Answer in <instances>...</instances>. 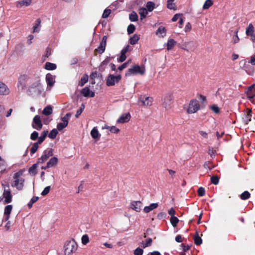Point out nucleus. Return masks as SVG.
Instances as JSON below:
<instances>
[{"mask_svg":"<svg viewBox=\"0 0 255 255\" xmlns=\"http://www.w3.org/2000/svg\"><path fill=\"white\" fill-rule=\"evenodd\" d=\"M23 172V170H20L15 173L12 176L13 181L11 183V186L15 188L18 191L22 190L24 186L25 180L22 177Z\"/></svg>","mask_w":255,"mask_h":255,"instance_id":"nucleus-1","label":"nucleus"},{"mask_svg":"<svg viewBox=\"0 0 255 255\" xmlns=\"http://www.w3.org/2000/svg\"><path fill=\"white\" fill-rule=\"evenodd\" d=\"M78 247L77 243L74 239L67 241L64 246V255H72L74 253L76 252Z\"/></svg>","mask_w":255,"mask_h":255,"instance_id":"nucleus-2","label":"nucleus"},{"mask_svg":"<svg viewBox=\"0 0 255 255\" xmlns=\"http://www.w3.org/2000/svg\"><path fill=\"white\" fill-rule=\"evenodd\" d=\"M173 95L168 93L165 94L162 99L163 103L162 106L166 110H169L171 108V105L173 103Z\"/></svg>","mask_w":255,"mask_h":255,"instance_id":"nucleus-3","label":"nucleus"},{"mask_svg":"<svg viewBox=\"0 0 255 255\" xmlns=\"http://www.w3.org/2000/svg\"><path fill=\"white\" fill-rule=\"evenodd\" d=\"M3 187V192L2 194V196L4 198V202L5 204H8L11 202L12 195L11 194V191L9 189L8 185H2Z\"/></svg>","mask_w":255,"mask_h":255,"instance_id":"nucleus-4","label":"nucleus"},{"mask_svg":"<svg viewBox=\"0 0 255 255\" xmlns=\"http://www.w3.org/2000/svg\"><path fill=\"white\" fill-rule=\"evenodd\" d=\"M145 72V69L143 67L138 65H134L132 67L129 68L126 74V76L130 75H136L137 74H143Z\"/></svg>","mask_w":255,"mask_h":255,"instance_id":"nucleus-5","label":"nucleus"},{"mask_svg":"<svg viewBox=\"0 0 255 255\" xmlns=\"http://www.w3.org/2000/svg\"><path fill=\"white\" fill-rule=\"evenodd\" d=\"M71 116L72 114L71 113H68L62 118V122L58 123L57 125V129L58 130L61 131L67 126Z\"/></svg>","mask_w":255,"mask_h":255,"instance_id":"nucleus-6","label":"nucleus"},{"mask_svg":"<svg viewBox=\"0 0 255 255\" xmlns=\"http://www.w3.org/2000/svg\"><path fill=\"white\" fill-rule=\"evenodd\" d=\"M200 109L199 102L196 100H192L190 101L187 109L189 114H193L197 112Z\"/></svg>","mask_w":255,"mask_h":255,"instance_id":"nucleus-7","label":"nucleus"},{"mask_svg":"<svg viewBox=\"0 0 255 255\" xmlns=\"http://www.w3.org/2000/svg\"><path fill=\"white\" fill-rule=\"evenodd\" d=\"M121 79V76L118 75L115 76L110 74L107 78L106 84L108 86H112L115 85L116 83H118Z\"/></svg>","mask_w":255,"mask_h":255,"instance_id":"nucleus-8","label":"nucleus"},{"mask_svg":"<svg viewBox=\"0 0 255 255\" xmlns=\"http://www.w3.org/2000/svg\"><path fill=\"white\" fill-rule=\"evenodd\" d=\"M138 100L143 106L146 107L151 106L153 101V99L152 97L146 95H140L138 98Z\"/></svg>","mask_w":255,"mask_h":255,"instance_id":"nucleus-9","label":"nucleus"},{"mask_svg":"<svg viewBox=\"0 0 255 255\" xmlns=\"http://www.w3.org/2000/svg\"><path fill=\"white\" fill-rule=\"evenodd\" d=\"M28 76L24 74L21 75L19 77L17 85L18 91H22L25 89L26 82Z\"/></svg>","mask_w":255,"mask_h":255,"instance_id":"nucleus-10","label":"nucleus"},{"mask_svg":"<svg viewBox=\"0 0 255 255\" xmlns=\"http://www.w3.org/2000/svg\"><path fill=\"white\" fill-rule=\"evenodd\" d=\"M53 149L51 148H48L46 149L42 154V155L38 159L37 163H43L46 161L48 158L53 155Z\"/></svg>","mask_w":255,"mask_h":255,"instance_id":"nucleus-11","label":"nucleus"},{"mask_svg":"<svg viewBox=\"0 0 255 255\" xmlns=\"http://www.w3.org/2000/svg\"><path fill=\"white\" fill-rule=\"evenodd\" d=\"M32 127L37 130H40L42 128V124L39 116L36 115L34 117L32 122Z\"/></svg>","mask_w":255,"mask_h":255,"instance_id":"nucleus-12","label":"nucleus"},{"mask_svg":"<svg viewBox=\"0 0 255 255\" xmlns=\"http://www.w3.org/2000/svg\"><path fill=\"white\" fill-rule=\"evenodd\" d=\"M45 79L47 84V89L50 90L55 82V77L50 74H47L46 75Z\"/></svg>","mask_w":255,"mask_h":255,"instance_id":"nucleus-13","label":"nucleus"},{"mask_svg":"<svg viewBox=\"0 0 255 255\" xmlns=\"http://www.w3.org/2000/svg\"><path fill=\"white\" fill-rule=\"evenodd\" d=\"M142 207V204L139 201H134L131 202L130 208L136 212H140Z\"/></svg>","mask_w":255,"mask_h":255,"instance_id":"nucleus-14","label":"nucleus"},{"mask_svg":"<svg viewBox=\"0 0 255 255\" xmlns=\"http://www.w3.org/2000/svg\"><path fill=\"white\" fill-rule=\"evenodd\" d=\"M92 137L96 141H98L101 137V134L99 132L97 127H94L90 132Z\"/></svg>","mask_w":255,"mask_h":255,"instance_id":"nucleus-15","label":"nucleus"},{"mask_svg":"<svg viewBox=\"0 0 255 255\" xmlns=\"http://www.w3.org/2000/svg\"><path fill=\"white\" fill-rule=\"evenodd\" d=\"M81 93L85 97H94L95 96V93L87 87L82 89Z\"/></svg>","mask_w":255,"mask_h":255,"instance_id":"nucleus-16","label":"nucleus"},{"mask_svg":"<svg viewBox=\"0 0 255 255\" xmlns=\"http://www.w3.org/2000/svg\"><path fill=\"white\" fill-rule=\"evenodd\" d=\"M10 91L7 86L3 83L0 82V95H7Z\"/></svg>","mask_w":255,"mask_h":255,"instance_id":"nucleus-17","label":"nucleus"},{"mask_svg":"<svg viewBox=\"0 0 255 255\" xmlns=\"http://www.w3.org/2000/svg\"><path fill=\"white\" fill-rule=\"evenodd\" d=\"M130 118V115L129 113H126L122 115L117 120V123H125L128 122Z\"/></svg>","mask_w":255,"mask_h":255,"instance_id":"nucleus-18","label":"nucleus"},{"mask_svg":"<svg viewBox=\"0 0 255 255\" xmlns=\"http://www.w3.org/2000/svg\"><path fill=\"white\" fill-rule=\"evenodd\" d=\"M35 92L39 93L42 90L41 84L40 80H37L35 83L32 84L30 87Z\"/></svg>","mask_w":255,"mask_h":255,"instance_id":"nucleus-19","label":"nucleus"},{"mask_svg":"<svg viewBox=\"0 0 255 255\" xmlns=\"http://www.w3.org/2000/svg\"><path fill=\"white\" fill-rule=\"evenodd\" d=\"M12 210V206L11 205H8L6 206L4 210V215L5 216V220L6 221H8L10 217V214Z\"/></svg>","mask_w":255,"mask_h":255,"instance_id":"nucleus-20","label":"nucleus"},{"mask_svg":"<svg viewBox=\"0 0 255 255\" xmlns=\"http://www.w3.org/2000/svg\"><path fill=\"white\" fill-rule=\"evenodd\" d=\"M32 3L31 0H22L16 2V7H21L23 6H28Z\"/></svg>","mask_w":255,"mask_h":255,"instance_id":"nucleus-21","label":"nucleus"},{"mask_svg":"<svg viewBox=\"0 0 255 255\" xmlns=\"http://www.w3.org/2000/svg\"><path fill=\"white\" fill-rule=\"evenodd\" d=\"M166 33V30L163 26H159L156 31V34L160 37H164L165 36Z\"/></svg>","mask_w":255,"mask_h":255,"instance_id":"nucleus-22","label":"nucleus"},{"mask_svg":"<svg viewBox=\"0 0 255 255\" xmlns=\"http://www.w3.org/2000/svg\"><path fill=\"white\" fill-rule=\"evenodd\" d=\"M158 206V203H152L149 206H145L143 209V211L145 213H147L156 208Z\"/></svg>","mask_w":255,"mask_h":255,"instance_id":"nucleus-23","label":"nucleus"},{"mask_svg":"<svg viewBox=\"0 0 255 255\" xmlns=\"http://www.w3.org/2000/svg\"><path fill=\"white\" fill-rule=\"evenodd\" d=\"M41 26V20L38 18L36 20L35 23L33 27V33L39 32Z\"/></svg>","mask_w":255,"mask_h":255,"instance_id":"nucleus-24","label":"nucleus"},{"mask_svg":"<svg viewBox=\"0 0 255 255\" xmlns=\"http://www.w3.org/2000/svg\"><path fill=\"white\" fill-rule=\"evenodd\" d=\"M246 94L247 95L248 98L250 100V101L254 103L255 104V102H254V98L255 97V91L254 90L250 91L249 89H248V90L246 92Z\"/></svg>","mask_w":255,"mask_h":255,"instance_id":"nucleus-25","label":"nucleus"},{"mask_svg":"<svg viewBox=\"0 0 255 255\" xmlns=\"http://www.w3.org/2000/svg\"><path fill=\"white\" fill-rule=\"evenodd\" d=\"M58 163V158L56 157H53L50 158V159L47 163V167H52L57 165Z\"/></svg>","mask_w":255,"mask_h":255,"instance_id":"nucleus-26","label":"nucleus"},{"mask_svg":"<svg viewBox=\"0 0 255 255\" xmlns=\"http://www.w3.org/2000/svg\"><path fill=\"white\" fill-rule=\"evenodd\" d=\"M176 44V41L173 39H169L167 43L165 44L167 46V49L168 50H171Z\"/></svg>","mask_w":255,"mask_h":255,"instance_id":"nucleus-27","label":"nucleus"},{"mask_svg":"<svg viewBox=\"0 0 255 255\" xmlns=\"http://www.w3.org/2000/svg\"><path fill=\"white\" fill-rule=\"evenodd\" d=\"M48 133V131L47 130L42 131L40 136L38 138L37 142L38 143L41 144L42 143V142L44 140L45 137L47 136Z\"/></svg>","mask_w":255,"mask_h":255,"instance_id":"nucleus-28","label":"nucleus"},{"mask_svg":"<svg viewBox=\"0 0 255 255\" xmlns=\"http://www.w3.org/2000/svg\"><path fill=\"white\" fill-rule=\"evenodd\" d=\"M52 108L51 106H46L43 110L42 114L45 116H49L52 113Z\"/></svg>","mask_w":255,"mask_h":255,"instance_id":"nucleus-29","label":"nucleus"},{"mask_svg":"<svg viewBox=\"0 0 255 255\" xmlns=\"http://www.w3.org/2000/svg\"><path fill=\"white\" fill-rule=\"evenodd\" d=\"M89 79V76L87 74H84L81 78L80 81L79 82V85L81 87L83 86L86 84Z\"/></svg>","mask_w":255,"mask_h":255,"instance_id":"nucleus-30","label":"nucleus"},{"mask_svg":"<svg viewBox=\"0 0 255 255\" xmlns=\"http://www.w3.org/2000/svg\"><path fill=\"white\" fill-rule=\"evenodd\" d=\"M139 14L140 16L141 19L144 18L147 15V10L146 8L144 7L140 8L139 9Z\"/></svg>","mask_w":255,"mask_h":255,"instance_id":"nucleus-31","label":"nucleus"},{"mask_svg":"<svg viewBox=\"0 0 255 255\" xmlns=\"http://www.w3.org/2000/svg\"><path fill=\"white\" fill-rule=\"evenodd\" d=\"M45 68L48 70H55L56 68V65L54 63L46 62L45 64Z\"/></svg>","mask_w":255,"mask_h":255,"instance_id":"nucleus-32","label":"nucleus"},{"mask_svg":"<svg viewBox=\"0 0 255 255\" xmlns=\"http://www.w3.org/2000/svg\"><path fill=\"white\" fill-rule=\"evenodd\" d=\"M111 61V58L107 57L106 58V59L101 63L100 65V68L104 70L106 66L107 65V64L110 62Z\"/></svg>","mask_w":255,"mask_h":255,"instance_id":"nucleus-33","label":"nucleus"},{"mask_svg":"<svg viewBox=\"0 0 255 255\" xmlns=\"http://www.w3.org/2000/svg\"><path fill=\"white\" fill-rule=\"evenodd\" d=\"M152 242V241L151 238H148L145 240V242H142L141 243V246L143 248H145L146 247L150 246L151 245Z\"/></svg>","mask_w":255,"mask_h":255,"instance_id":"nucleus-34","label":"nucleus"},{"mask_svg":"<svg viewBox=\"0 0 255 255\" xmlns=\"http://www.w3.org/2000/svg\"><path fill=\"white\" fill-rule=\"evenodd\" d=\"M40 144V143H38V142H34L30 149V153L31 154H34L36 152L37 150L38 149L39 147V145Z\"/></svg>","mask_w":255,"mask_h":255,"instance_id":"nucleus-35","label":"nucleus"},{"mask_svg":"<svg viewBox=\"0 0 255 255\" xmlns=\"http://www.w3.org/2000/svg\"><path fill=\"white\" fill-rule=\"evenodd\" d=\"M57 134L58 130L57 129L54 128L52 130H51L49 133L48 134V137L51 139H54L56 137Z\"/></svg>","mask_w":255,"mask_h":255,"instance_id":"nucleus-36","label":"nucleus"},{"mask_svg":"<svg viewBox=\"0 0 255 255\" xmlns=\"http://www.w3.org/2000/svg\"><path fill=\"white\" fill-rule=\"evenodd\" d=\"M139 39V36L137 34H134L130 38V43L132 45L135 44Z\"/></svg>","mask_w":255,"mask_h":255,"instance_id":"nucleus-37","label":"nucleus"},{"mask_svg":"<svg viewBox=\"0 0 255 255\" xmlns=\"http://www.w3.org/2000/svg\"><path fill=\"white\" fill-rule=\"evenodd\" d=\"M155 4L152 1H148L147 2L146 6L149 11H152L155 8Z\"/></svg>","mask_w":255,"mask_h":255,"instance_id":"nucleus-38","label":"nucleus"},{"mask_svg":"<svg viewBox=\"0 0 255 255\" xmlns=\"http://www.w3.org/2000/svg\"><path fill=\"white\" fill-rule=\"evenodd\" d=\"M250 193L247 191H244L240 195V198L242 200H245L249 199L250 197Z\"/></svg>","mask_w":255,"mask_h":255,"instance_id":"nucleus-39","label":"nucleus"},{"mask_svg":"<svg viewBox=\"0 0 255 255\" xmlns=\"http://www.w3.org/2000/svg\"><path fill=\"white\" fill-rule=\"evenodd\" d=\"M129 18L131 21H136L138 19V15L134 11H132L129 16Z\"/></svg>","mask_w":255,"mask_h":255,"instance_id":"nucleus-40","label":"nucleus"},{"mask_svg":"<svg viewBox=\"0 0 255 255\" xmlns=\"http://www.w3.org/2000/svg\"><path fill=\"white\" fill-rule=\"evenodd\" d=\"M213 4V2L212 0H206L203 4V8L204 9H208L211 6H212Z\"/></svg>","mask_w":255,"mask_h":255,"instance_id":"nucleus-41","label":"nucleus"},{"mask_svg":"<svg viewBox=\"0 0 255 255\" xmlns=\"http://www.w3.org/2000/svg\"><path fill=\"white\" fill-rule=\"evenodd\" d=\"M106 44L100 43L99 47L96 49L97 51H98L100 53H103L106 49Z\"/></svg>","mask_w":255,"mask_h":255,"instance_id":"nucleus-42","label":"nucleus"},{"mask_svg":"<svg viewBox=\"0 0 255 255\" xmlns=\"http://www.w3.org/2000/svg\"><path fill=\"white\" fill-rule=\"evenodd\" d=\"M170 221L172 226L176 227L177 223L179 222V219L176 217H171Z\"/></svg>","mask_w":255,"mask_h":255,"instance_id":"nucleus-43","label":"nucleus"},{"mask_svg":"<svg viewBox=\"0 0 255 255\" xmlns=\"http://www.w3.org/2000/svg\"><path fill=\"white\" fill-rule=\"evenodd\" d=\"M37 164V163L34 164L29 168L28 171L30 174H32L33 175H35L36 174Z\"/></svg>","mask_w":255,"mask_h":255,"instance_id":"nucleus-44","label":"nucleus"},{"mask_svg":"<svg viewBox=\"0 0 255 255\" xmlns=\"http://www.w3.org/2000/svg\"><path fill=\"white\" fill-rule=\"evenodd\" d=\"M132 49L133 48L132 46H130L129 45H127L122 49L121 53L126 54L127 52L131 51Z\"/></svg>","mask_w":255,"mask_h":255,"instance_id":"nucleus-45","label":"nucleus"},{"mask_svg":"<svg viewBox=\"0 0 255 255\" xmlns=\"http://www.w3.org/2000/svg\"><path fill=\"white\" fill-rule=\"evenodd\" d=\"M194 243L196 245H200L202 243V240L199 236L198 233H196V235L194 237Z\"/></svg>","mask_w":255,"mask_h":255,"instance_id":"nucleus-46","label":"nucleus"},{"mask_svg":"<svg viewBox=\"0 0 255 255\" xmlns=\"http://www.w3.org/2000/svg\"><path fill=\"white\" fill-rule=\"evenodd\" d=\"M238 30H236L234 31V35L233 36V43L234 44L238 43L239 42V41H240V39H239V36L238 35Z\"/></svg>","mask_w":255,"mask_h":255,"instance_id":"nucleus-47","label":"nucleus"},{"mask_svg":"<svg viewBox=\"0 0 255 255\" xmlns=\"http://www.w3.org/2000/svg\"><path fill=\"white\" fill-rule=\"evenodd\" d=\"M81 242L82 244L86 245L89 242V238L87 235H84L82 237Z\"/></svg>","mask_w":255,"mask_h":255,"instance_id":"nucleus-48","label":"nucleus"},{"mask_svg":"<svg viewBox=\"0 0 255 255\" xmlns=\"http://www.w3.org/2000/svg\"><path fill=\"white\" fill-rule=\"evenodd\" d=\"M253 31V26L252 24H250L246 29V33L248 35L253 36V34H251Z\"/></svg>","mask_w":255,"mask_h":255,"instance_id":"nucleus-49","label":"nucleus"},{"mask_svg":"<svg viewBox=\"0 0 255 255\" xmlns=\"http://www.w3.org/2000/svg\"><path fill=\"white\" fill-rule=\"evenodd\" d=\"M38 197L34 196L33 197L29 202L28 203V206L29 208H31L33 203L36 202L38 200Z\"/></svg>","mask_w":255,"mask_h":255,"instance_id":"nucleus-50","label":"nucleus"},{"mask_svg":"<svg viewBox=\"0 0 255 255\" xmlns=\"http://www.w3.org/2000/svg\"><path fill=\"white\" fill-rule=\"evenodd\" d=\"M135 27L132 24H129L127 28L128 33L130 34L132 33L135 30Z\"/></svg>","mask_w":255,"mask_h":255,"instance_id":"nucleus-51","label":"nucleus"},{"mask_svg":"<svg viewBox=\"0 0 255 255\" xmlns=\"http://www.w3.org/2000/svg\"><path fill=\"white\" fill-rule=\"evenodd\" d=\"M167 7L170 9H174L175 8V5L174 3V0H168L167 1Z\"/></svg>","mask_w":255,"mask_h":255,"instance_id":"nucleus-52","label":"nucleus"},{"mask_svg":"<svg viewBox=\"0 0 255 255\" xmlns=\"http://www.w3.org/2000/svg\"><path fill=\"white\" fill-rule=\"evenodd\" d=\"M51 189V187L50 186H48L46 187L44 190L41 192V194L42 196H46L49 192Z\"/></svg>","mask_w":255,"mask_h":255,"instance_id":"nucleus-53","label":"nucleus"},{"mask_svg":"<svg viewBox=\"0 0 255 255\" xmlns=\"http://www.w3.org/2000/svg\"><path fill=\"white\" fill-rule=\"evenodd\" d=\"M111 12V9H106L104 11V12H103V15H102V17L104 18H107L109 16V15L110 14Z\"/></svg>","mask_w":255,"mask_h":255,"instance_id":"nucleus-54","label":"nucleus"},{"mask_svg":"<svg viewBox=\"0 0 255 255\" xmlns=\"http://www.w3.org/2000/svg\"><path fill=\"white\" fill-rule=\"evenodd\" d=\"M38 138V133L34 131L30 135V139L32 140H35Z\"/></svg>","mask_w":255,"mask_h":255,"instance_id":"nucleus-55","label":"nucleus"},{"mask_svg":"<svg viewBox=\"0 0 255 255\" xmlns=\"http://www.w3.org/2000/svg\"><path fill=\"white\" fill-rule=\"evenodd\" d=\"M210 109L212 111L216 114H218L220 112L219 107L216 105H212L210 107Z\"/></svg>","mask_w":255,"mask_h":255,"instance_id":"nucleus-56","label":"nucleus"},{"mask_svg":"<svg viewBox=\"0 0 255 255\" xmlns=\"http://www.w3.org/2000/svg\"><path fill=\"white\" fill-rule=\"evenodd\" d=\"M127 58V56L125 54L121 53L120 57L118 59V61L119 62H124Z\"/></svg>","mask_w":255,"mask_h":255,"instance_id":"nucleus-57","label":"nucleus"},{"mask_svg":"<svg viewBox=\"0 0 255 255\" xmlns=\"http://www.w3.org/2000/svg\"><path fill=\"white\" fill-rule=\"evenodd\" d=\"M143 253V251L142 249H141L139 248H138L134 250V255H142Z\"/></svg>","mask_w":255,"mask_h":255,"instance_id":"nucleus-58","label":"nucleus"},{"mask_svg":"<svg viewBox=\"0 0 255 255\" xmlns=\"http://www.w3.org/2000/svg\"><path fill=\"white\" fill-rule=\"evenodd\" d=\"M110 131L112 133H117L119 132L120 129L115 126H111Z\"/></svg>","mask_w":255,"mask_h":255,"instance_id":"nucleus-59","label":"nucleus"},{"mask_svg":"<svg viewBox=\"0 0 255 255\" xmlns=\"http://www.w3.org/2000/svg\"><path fill=\"white\" fill-rule=\"evenodd\" d=\"M205 190L203 187H200L198 190V194L200 196H203L205 195Z\"/></svg>","mask_w":255,"mask_h":255,"instance_id":"nucleus-60","label":"nucleus"},{"mask_svg":"<svg viewBox=\"0 0 255 255\" xmlns=\"http://www.w3.org/2000/svg\"><path fill=\"white\" fill-rule=\"evenodd\" d=\"M211 182L213 184L217 185L219 183V179L217 176H213L211 178Z\"/></svg>","mask_w":255,"mask_h":255,"instance_id":"nucleus-61","label":"nucleus"},{"mask_svg":"<svg viewBox=\"0 0 255 255\" xmlns=\"http://www.w3.org/2000/svg\"><path fill=\"white\" fill-rule=\"evenodd\" d=\"M84 105H82V107L80 108V109L78 110L77 111V113H76V114L75 115V117L76 118H78L82 113L83 110H84Z\"/></svg>","mask_w":255,"mask_h":255,"instance_id":"nucleus-62","label":"nucleus"},{"mask_svg":"<svg viewBox=\"0 0 255 255\" xmlns=\"http://www.w3.org/2000/svg\"><path fill=\"white\" fill-rule=\"evenodd\" d=\"M34 36L32 35H29L27 36V43L28 45L32 43V40L33 39Z\"/></svg>","mask_w":255,"mask_h":255,"instance_id":"nucleus-63","label":"nucleus"},{"mask_svg":"<svg viewBox=\"0 0 255 255\" xmlns=\"http://www.w3.org/2000/svg\"><path fill=\"white\" fill-rule=\"evenodd\" d=\"M168 214L169 215H170L171 216V217H175V210L171 208L169 209V210L168 211Z\"/></svg>","mask_w":255,"mask_h":255,"instance_id":"nucleus-64","label":"nucleus"}]
</instances>
